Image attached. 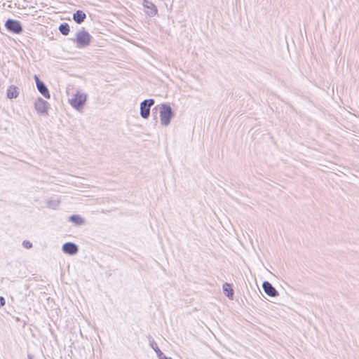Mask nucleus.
<instances>
[{"label":"nucleus","instance_id":"1","mask_svg":"<svg viewBox=\"0 0 359 359\" xmlns=\"http://www.w3.org/2000/svg\"><path fill=\"white\" fill-rule=\"evenodd\" d=\"M160 121L163 126L170 125L171 120L175 116V112L170 104L163 103L160 105Z\"/></svg>","mask_w":359,"mask_h":359},{"label":"nucleus","instance_id":"2","mask_svg":"<svg viewBox=\"0 0 359 359\" xmlns=\"http://www.w3.org/2000/svg\"><path fill=\"white\" fill-rule=\"evenodd\" d=\"M87 97V94L77 91L74 94V97L69 100V103L75 109L81 110L83 108L86 102Z\"/></svg>","mask_w":359,"mask_h":359},{"label":"nucleus","instance_id":"3","mask_svg":"<svg viewBox=\"0 0 359 359\" xmlns=\"http://www.w3.org/2000/svg\"><path fill=\"white\" fill-rule=\"evenodd\" d=\"M155 104L154 99H146L140 103V114L142 118L147 119L150 116L151 107Z\"/></svg>","mask_w":359,"mask_h":359},{"label":"nucleus","instance_id":"4","mask_svg":"<svg viewBox=\"0 0 359 359\" xmlns=\"http://www.w3.org/2000/svg\"><path fill=\"white\" fill-rule=\"evenodd\" d=\"M34 108L39 114L47 115L50 104L41 97H38L34 102Z\"/></svg>","mask_w":359,"mask_h":359},{"label":"nucleus","instance_id":"5","mask_svg":"<svg viewBox=\"0 0 359 359\" xmlns=\"http://www.w3.org/2000/svg\"><path fill=\"white\" fill-rule=\"evenodd\" d=\"M34 81H35V83H36V88H37L38 91L45 98L50 99V94L49 90L47 88V86L45 84V83L43 81H41L40 79L39 76L38 75H36V74L34 75Z\"/></svg>","mask_w":359,"mask_h":359},{"label":"nucleus","instance_id":"6","mask_svg":"<svg viewBox=\"0 0 359 359\" xmlns=\"http://www.w3.org/2000/svg\"><path fill=\"white\" fill-rule=\"evenodd\" d=\"M6 29L15 34H19L22 31L20 22L15 20L8 19L5 23Z\"/></svg>","mask_w":359,"mask_h":359},{"label":"nucleus","instance_id":"7","mask_svg":"<svg viewBox=\"0 0 359 359\" xmlns=\"http://www.w3.org/2000/svg\"><path fill=\"white\" fill-rule=\"evenodd\" d=\"M62 250L65 254L75 255L78 253L79 248L78 245L72 242L65 243L62 246Z\"/></svg>","mask_w":359,"mask_h":359},{"label":"nucleus","instance_id":"8","mask_svg":"<svg viewBox=\"0 0 359 359\" xmlns=\"http://www.w3.org/2000/svg\"><path fill=\"white\" fill-rule=\"evenodd\" d=\"M91 36L84 29L80 30L76 34V41L80 45H88Z\"/></svg>","mask_w":359,"mask_h":359},{"label":"nucleus","instance_id":"9","mask_svg":"<svg viewBox=\"0 0 359 359\" xmlns=\"http://www.w3.org/2000/svg\"><path fill=\"white\" fill-rule=\"evenodd\" d=\"M262 289L266 294L271 297H275L278 296V292L277 290L272 285L271 283L267 280H265L262 283Z\"/></svg>","mask_w":359,"mask_h":359},{"label":"nucleus","instance_id":"10","mask_svg":"<svg viewBox=\"0 0 359 359\" xmlns=\"http://www.w3.org/2000/svg\"><path fill=\"white\" fill-rule=\"evenodd\" d=\"M148 339L149 342V346L156 352L158 359H172V358L167 357L166 355H164V353L161 351V349L158 346V344L150 335L148 336Z\"/></svg>","mask_w":359,"mask_h":359},{"label":"nucleus","instance_id":"11","mask_svg":"<svg viewBox=\"0 0 359 359\" xmlns=\"http://www.w3.org/2000/svg\"><path fill=\"white\" fill-rule=\"evenodd\" d=\"M143 6L145 8V12L148 15L152 17L157 14V8L152 2L148 0H144Z\"/></svg>","mask_w":359,"mask_h":359},{"label":"nucleus","instance_id":"12","mask_svg":"<svg viewBox=\"0 0 359 359\" xmlns=\"http://www.w3.org/2000/svg\"><path fill=\"white\" fill-rule=\"evenodd\" d=\"M223 293L229 299L233 300L234 297V291L233 289V285L229 283H224L222 285Z\"/></svg>","mask_w":359,"mask_h":359},{"label":"nucleus","instance_id":"13","mask_svg":"<svg viewBox=\"0 0 359 359\" xmlns=\"http://www.w3.org/2000/svg\"><path fill=\"white\" fill-rule=\"evenodd\" d=\"M68 221L78 226L83 225L86 222L85 219L80 215H72L69 216Z\"/></svg>","mask_w":359,"mask_h":359},{"label":"nucleus","instance_id":"14","mask_svg":"<svg viewBox=\"0 0 359 359\" xmlns=\"http://www.w3.org/2000/svg\"><path fill=\"white\" fill-rule=\"evenodd\" d=\"M19 95V88L14 86L11 85L8 87L6 92V96L8 99H15L17 98Z\"/></svg>","mask_w":359,"mask_h":359},{"label":"nucleus","instance_id":"15","mask_svg":"<svg viewBox=\"0 0 359 359\" xmlns=\"http://www.w3.org/2000/svg\"><path fill=\"white\" fill-rule=\"evenodd\" d=\"M86 15L85 13L82 11H77L76 13L73 14V20L78 24H81L86 19Z\"/></svg>","mask_w":359,"mask_h":359},{"label":"nucleus","instance_id":"16","mask_svg":"<svg viewBox=\"0 0 359 359\" xmlns=\"http://www.w3.org/2000/svg\"><path fill=\"white\" fill-rule=\"evenodd\" d=\"M60 203V201L58 199H49L47 201V207L53 210L57 208Z\"/></svg>","mask_w":359,"mask_h":359},{"label":"nucleus","instance_id":"17","mask_svg":"<svg viewBox=\"0 0 359 359\" xmlns=\"http://www.w3.org/2000/svg\"><path fill=\"white\" fill-rule=\"evenodd\" d=\"M59 30L63 35H67L69 32V26L67 23H62L59 26Z\"/></svg>","mask_w":359,"mask_h":359},{"label":"nucleus","instance_id":"18","mask_svg":"<svg viewBox=\"0 0 359 359\" xmlns=\"http://www.w3.org/2000/svg\"><path fill=\"white\" fill-rule=\"evenodd\" d=\"M22 246L26 249H30L33 245L30 241L25 240L22 242Z\"/></svg>","mask_w":359,"mask_h":359},{"label":"nucleus","instance_id":"19","mask_svg":"<svg viewBox=\"0 0 359 359\" xmlns=\"http://www.w3.org/2000/svg\"><path fill=\"white\" fill-rule=\"evenodd\" d=\"M6 304L5 298L2 296H0V307L4 306Z\"/></svg>","mask_w":359,"mask_h":359},{"label":"nucleus","instance_id":"20","mask_svg":"<svg viewBox=\"0 0 359 359\" xmlns=\"http://www.w3.org/2000/svg\"><path fill=\"white\" fill-rule=\"evenodd\" d=\"M156 111L155 112H154V114H155V116H154V118L156 119V121H157V116H156V114H157V109L156 107L154 108L153 109V111Z\"/></svg>","mask_w":359,"mask_h":359},{"label":"nucleus","instance_id":"21","mask_svg":"<svg viewBox=\"0 0 359 359\" xmlns=\"http://www.w3.org/2000/svg\"><path fill=\"white\" fill-rule=\"evenodd\" d=\"M55 57H58V58H64L65 57V56L62 54H59L58 55H55Z\"/></svg>","mask_w":359,"mask_h":359},{"label":"nucleus","instance_id":"22","mask_svg":"<svg viewBox=\"0 0 359 359\" xmlns=\"http://www.w3.org/2000/svg\"><path fill=\"white\" fill-rule=\"evenodd\" d=\"M27 357H28V359H33V355H32L30 354H28Z\"/></svg>","mask_w":359,"mask_h":359}]
</instances>
